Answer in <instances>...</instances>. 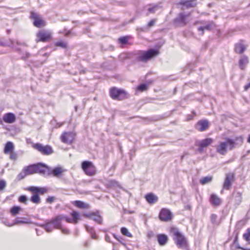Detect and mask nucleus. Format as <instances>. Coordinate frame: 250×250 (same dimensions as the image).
<instances>
[{"label": "nucleus", "instance_id": "1", "mask_svg": "<svg viewBox=\"0 0 250 250\" xmlns=\"http://www.w3.org/2000/svg\"><path fill=\"white\" fill-rule=\"evenodd\" d=\"M243 141L242 136L236 137L234 139L227 138L225 141L221 142L216 146V151L221 155H225L228 150H232L236 146L241 145Z\"/></svg>", "mask_w": 250, "mask_h": 250}, {"label": "nucleus", "instance_id": "2", "mask_svg": "<svg viewBox=\"0 0 250 250\" xmlns=\"http://www.w3.org/2000/svg\"><path fill=\"white\" fill-rule=\"evenodd\" d=\"M170 233L175 244L180 248L187 249L188 246L186 236L176 228H171Z\"/></svg>", "mask_w": 250, "mask_h": 250}, {"label": "nucleus", "instance_id": "3", "mask_svg": "<svg viewBox=\"0 0 250 250\" xmlns=\"http://www.w3.org/2000/svg\"><path fill=\"white\" fill-rule=\"evenodd\" d=\"M159 53V51L157 49H150L146 51H140L136 58V61L146 62L152 58L158 55Z\"/></svg>", "mask_w": 250, "mask_h": 250}, {"label": "nucleus", "instance_id": "4", "mask_svg": "<svg viewBox=\"0 0 250 250\" xmlns=\"http://www.w3.org/2000/svg\"><path fill=\"white\" fill-rule=\"evenodd\" d=\"M190 13L185 14L184 12L180 13L173 20V24L177 27L185 26L188 23L187 18L190 16Z\"/></svg>", "mask_w": 250, "mask_h": 250}, {"label": "nucleus", "instance_id": "5", "mask_svg": "<svg viewBox=\"0 0 250 250\" xmlns=\"http://www.w3.org/2000/svg\"><path fill=\"white\" fill-rule=\"evenodd\" d=\"M32 147L44 155H49L53 152L52 147L48 145L43 146L41 143H36L33 144Z\"/></svg>", "mask_w": 250, "mask_h": 250}, {"label": "nucleus", "instance_id": "6", "mask_svg": "<svg viewBox=\"0 0 250 250\" xmlns=\"http://www.w3.org/2000/svg\"><path fill=\"white\" fill-rule=\"evenodd\" d=\"M111 97L114 100H122L127 98L126 93L124 90L112 88L110 90Z\"/></svg>", "mask_w": 250, "mask_h": 250}, {"label": "nucleus", "instance_id": "7", "mask_svg": "<svg viewBox=\"0 0 250 250\" xmlns=\"http://www.w3.org/2000/svg\"><path fill=\"white\" fill-rule=\"evenodd\" d=\"M82 168L85 173L88 176H93L96 173V167L92 162L83 161L82 163Z\"/></svg>", "mask_w": 250, "mask_h": 250}, {"label": "nucleus", "instance_id": "8", "mask_svg": "<svg viewBox=\"0 0 250 250\" xmlns=\"http://www.w3.org/2000/svg\"><path fill=\"white\" fill-rule=\"evenodd\" d=\"M75 133L73 132H64L61 136V141L66 144H71L75 139Z\"/></svg>", "mask_w": 250, "mask_h": 250}, {"label": "nucleus", "instance_id": "9", "mask_svg": "<svg viewBox=\"0 0 250 250\" xmlns=\"http://www.w3.org/2000/svg\"><path fill=\"white\" fill-rule=\"evenodd\" d=\"M72 218L62 215L63 221L64 220L69 223L76 224L78 223L79 220H81L80 213L76 211H73L71 213Z\"/></svg>", "mask_w": 250, "mask_h": 250}, {"label": "nucleus", "instance_id": "10", "mask_svg": "<svg viewBox=\"0 0 250 250\" xmlns=\"http://www.w3.org/2000/svg\"><path fill=\"white\" fill-rule=\"evenodd\" d=\"M30 18L34 20L33 24L35 26L40 28L45 25V22L42 20L40 16L36 13L31 12Z\"/></svg>", "mask_w": 250, "mask_h": 250}, {"label": "nucleus", "instance_id": "11", "mask_svg": "<svg viewBox=\"0 0 250 250\" xmlns=\"http://www.w3.org/2000/svg\"><path fill=\"white\" fill-rule=\"evenodd\" d=\"M83 216L87 218L93 220L99 224L101 225L103 223V218L100 215L99 211L92 212L90 213L85 212L83 213Z\"/></svg>", "mask_w": 250, "mask_h": 250}, {"label": "nucleus", "instance_id": "12", "mask_svg": "<svg viewBox=\"0 0 250 250\" xmlns=\"http://www.w3.org/2000/svg\"><path fill=\"white\" fill-rule=\"evenodd\" d=\"M159 216L161 221L168 222L171 220L173 215L168 209L163 208L161 210Z\"/></svg>", "mask_w": 250, "mask_h": 250}, {"label": "nucleus", "instance_id": "13", "mask_svg": "<svg viewBox=\"0 0 250 250\" xmlns=\"http://www.w3.org/2000/svg\"><path fill=\"white\" fill-rule=\"evenodd\" d=\"M37 42H47L51 38V33L48 31H39L37 35Z\"/></svg>", "mask_w": 250, "mask_h": 250}, {"label": "nucleus", "instance_id": "14", "mask_svg": "<svg viewBox=\"0 0 250 250\" xmlns=\"http://www.w3.org/2000/svg\"><path fill=\"white\" fill-rule=\"evenodd\" d=\"M234 180V175L232 173H229L226 174V178L223 184V188L225 189H229V188Z\"/></svg>", "mask_w": 250, "mask_h": 250}, {"label": "nucleus", "instance_id": "15", "mask_svg": "<svg viewBox=\"0 0 250 250\" xmlns=\"http://www.w3.org/2000/svg\"><path fill=\"white\" fill-rule=\"evenodd\" d=\"M242 201V193L240 191H235L233 192L230 203L234 205H239Z\"/></svg>", "mask_w": 250, "mask_h": 250}, {"label": "nucleus", "instance_id": "16", "mask_svg": "<svg viewBox=\"0 0 250 250\" xmlns=\"http://www.w3.org/2000/svg\"><path fill=\"white\" fill-rule=\"evenodd\" d=\"M213 142V139L210 138H208L202 140L199 142V143L197 145V146H199V148L198 149V151L200 152H202L203 150V148L204 147L208 146Z\"/></svg>", "mask_w": 250, "mask_h": 250}, {"label": "nucleus", "instance_id": "17", "mask_svg": "<svg viewBox=\"0 0 250 250\" xmlns=\"http://www.w3.org/2000/svg\"><path fill=\"white\" fill-rule=\"evenodd\" d=\"M208 126V122L207 120H201L197 122L195 127L198 131H204L207 129Z\"/></svg>", "mask_w": 250, "mask_h": 250}, {"label": "nucleus", "instance_id": "18", "mask_svg": "<svg viewBox=\"0 0 250 250\" xmlns=\"http://www.w3.org/2000/svg\"><path fill=\"white\" fill-rule=\"evenodd\" d=\"M36 172V173H40L41 174H45L46 170H49V167L45 164L39 163L35 164Z\"/></svg>", "mask_w": 250, "mask_h": 250}, {"label": "nucleus", "instance_id": "19", "mask_svg": "<svg viewBox=\"0 0 250 250\" xmlns=\"http://www.w3.org/2000/svg\"><path fill=\"white\" fill-rule=\"evenodd\" d=\"M16 116L12 113H7L3 116V120L6 123H13L16 121Z\"/></svg>", "mask_w": 250, "mask_h": 250}, {"label": "nucleus", "instance_id": "20", "mask_svg": "<svg viewBox=\"0 0 250 250\" xmlns=\"http://www.w3.org/2000/svg\"><path fill=\"white\" fill-rule=\"evenodd\" d=\"M65 171V169H63L61 167H56L51 170H48V174L49 175L52 174L55 177H59L61 176L62 173Z\"/></svg>", "mask_w": 250, "mask_h": 250}, {"label": "nucleus", "instance_id": "21", "mask_svg": "<svg viewBox=\"0 0 250 250\" xmlns=\"http://www.w3.org/2000/svg\"><path fill=\"white\" fill-rule=\"evenodd\" d=\"M51 221L53 224L55 228L56 229H59L60 228H61L62 222L63 221L62 215H58L55 218L52 219Z\"/></svg>", "mask_w": 250, "mask_h": 250}, {"label": "nucleus", "instance_id": "22", "mask_svg": "<svg viewBox=\"0 0 250 250\" xmlns=\"http://www.w3.org/2000/svg\"><path fill=\"white\" fill-rule=\"evenodd\" d=\"M145 198L147 202L150 204L157 202L158 200V197L152 193L146 194L145 196Z\"/></svg>", "mask_w": 250, "mask_h": 250}, {"label": "nucleus", "instance_id": "23", "mask_svg": "<svg viewBox=\"0 0 250 250\" xmlns=\"http://www.w3.org/2000/svg\"><path fill=\"white\" fill-rule=\"evenodd\" d=\"M248 63L249 59L248 57L245 55L242 56L239 61V65L240 68L241 70H244Z\"/></svg>", "mask_w": 250, "mask_h": 250}, {"label": "nucleus", "instance_id": "24", "mask_svg": "<svg viewBox=\"0 0 250 250\" xmlns=\"http://www.w3.org/2000/svg\"><path fill=\"white\" fill-rule=\"evenodd\" d=\"M157 239L160 246L165 245L168 241V237L164 234H160L157 235Z\"/></svg>", "mask_w": 250, "mask_h": 250}, {"label": "nucleus", "instance_id": "25", "mask_svg": "<svg viewBox=\"0 0 250 250\" xmlns=\"http://www.w3.org/2000/svg\"><path fill=\"white\" fill-rule=\"evenodd\" d=\"M210 203L214 206H218L221 204V199L215 194H212L209 199Z\"/></svg>", "mask_w": 250, "mask_h": 250}, {"label": "nucleus", "instance_id": "26", "mask_svg": "<svg viewBox=\"0 0 250 250\" xmlns=\"http://www.w3.org/2000/svg\"><path fill=\"white\" fill-rule=\"evenodd\" d=\"M40 226L45 229L47 232H50L56 229L51 220L46 222L45 224L40 225Z\"/></svg>", "mask_w": 250, "mask_h": 250}, {"label": "nucleus", "instance_id": "27", "mask_svg": "<svg viewBox=\"0 0 250 250\" xmlns=\"http://www.w3.org/2000/svg\"><path fill=\"white\" fill-rule=\"evenodd\" d=\"M180 4L186 6L187 8H190L195 7L196 5V2L195 0H183L180 2Z\"/></svg>", "mask_w": 250, "mask_h": 250}, {"label": "nucleus", "instance_id": "28", "mask_svg": "<svg viewBox=\"0 0 250 250\" xmlns=\"http://www.w3.org/2000/svg\"><path fill=\"white\" fill-rule=\"evenodd\" d=\"M23 169L27 175L36 173L35 164L31 165L27 167H25Z\"/></svg>", "mask_w": 250, "mask_h": 250}, {"label": "nucleus", "instance_id": "29", "mask_svg": "<svg viewBox=\"0 0 250 250\" xmlns=\"http://www.w3.org/2000/svg\"><path fill=\"white\" fill-rule=\"evenodd\" d=\"M246 50V46L241 42L236 44L235 51L237 53L242 54Z\"/></svg>", "mask_w": 250, "mask_h": 250}, {"label": "nucleus", "instance_id": "30", "mask_svg": "<svg viewBox=\"0 0 250 250\" xmlns=\"http://www.w3.org/2000/svg\"><path fill=\"white\" fill-rule=\"evenodd\" d=\"M73 205L79 208H89L88 204L81 201H75L74 202Z\"/></svg>", "mask_w": 250, "mask_h": 250}, {"label": "nucleus", "instance_id": "31", "mask_svg": "<svg viewBox=\"0 0 250 250\" xmlns=\"http://www.w3.org/2000/svg\"><path fill=\"white\" fill-rule=\"evenodd\" d=\"M29 223H30V221L26 219H25V218L20 219L19 218H17L14 220V223H13V224L8 225V226H14L15 225H18L19 224H29Z\"/></svg>", "mask_w": 250, "mask_h": 250}, {"label": "nucleus", "instance_id": "32", "mask_svg": "<svg viewBox=\"0 0 250 250\" xmlns=\"http://www.w3.org/2000/svg\"><path fill=\"white\" fill-rule=\"evenodd\" d=\"M14 149V145L11 142H8L4 147V152L5 153L7 154L12 152Z\"/></svg>", "mask_w": 250, "mask_h": 250}, {"label": "nucleus", "instance_id": "33", "mask_svg": "<svg viewBox=\"0 0 250 250\" xmlns=\"http://www.w3.org/2000/svg\"><path fill=\"white\" fill-rule=\"evenodd\" d=\"M237 248V250H250V249H245L240 247L237 241V233L236 234V236L233 243L231 244V249L233 250L234 248Z\"/></svg>", "mask_w": 250, "mask_h": 250}, {"label": "nucleus", "instance_id": "34", "mask_svg": "<svg viewBox=\"0 0 250 250\" xmlns=\"http://www.w3.org/2000/svg\"><path fill=\"white\" fill-rule=\"evenodd\" d=\"M151 83V82H147L146 83H142L138 85L137 87V90L143 92L147 90L148 86Z\"/></svg>", "mask_w": 250, "mask_h": 250}, {"label": "nucleus", "instance_id": "35", "mask_svg": "<svg viewBox=\"0 0 250 250\" xmlns=\"http://www.w3.org/2000/svg\"><path fill=\"white\" fill-rule=\"evenodd\" d=\"M205 25L204 26L205 30H211L215 27L214 22L212 21H209L204 23Z\"/></svg>", "mask_w": 250, "mask_h": 250}, {"label": "nucleus", "instance_id": "36", "mask_svg": "<svg viewBox=\"0 0 250 250\" xmlns=\"http://www.w3.org/2000/svg\"><path fill=\"white\" fill-rule=\"evenodd\" d=\"M21 208L19 206H13L10 209V212L12 216H15L19 214L20 211L21 210Z\"/></svg>", "mask_w": 250, "mask_h": 250}, {"label": "nucleus", "instance_id": "37", "mask_svg": "<svg viewBox=\"0 0 250 250\" xmlns=\"http://www.w3.org/2000/svg\"><path fill=\"white\" fill-rule=\"evenodd\" d=\"M30 201L35 204H39L41 202V199L38 194H33L30 198Z\"/></svg>", "mask_w": 250, "mask_h": 250}, {"label": "nucleus", "instance_id": "38", "mask_svg": "<svg viewBox=\"0 0 250 250\" xmlns=\"http://www.w3.org/2000/svg\"><path fill=\"white\" fill-rule=\"evenodd\" d=\"M118 186V183L117 181L115 180H109L106 183V186L109 188H112L114 187H116Z\"/></svg>", "mask_w": 250, "mask_h": 250}, {"label": "nucleus", "instance_id": "39", "mask_svg": "<svg viewBox=\"0 0 250 250\" xmlns=\"http://www.w3.org/2000/svg\"><path fill=\"white\" fill-rule=\"evenodd\" d=\"M211 176H206L203 177L200 180V182L202 185H205L206 184L210 183L212 180Z\"/></svg>", "mask_w": 250, "mask_h": 250}, {"label": "nucleus", "instance_id": "40", "mask_svg": "<svg viewBox=\"0 0 250 250\" xmlns=\"http://www.w3.org/2000/svg\"><path fill=\"white\" fill-rule=\"evenodd\" d=\"M217 216L215 214H212L210 216V221L214 225L218 226L220 222L217 221Z\"/></svg>", "mask_w": 250, "mask_h": 250}, {"label": "nucleus", "instance_id": "41", "mask_svg": "<svg viewBox=\"0 0 250 250\" xmlns=\"http://www.w3.org/2000/svg\"><path fill=\"white\" fill-rule=\"evenodd\" d=\"M121 232L123 235L126 236L127 237H131L132 236L131 233L129 232V231L126 228H122Z\"/></svg>", "mask_w": 250, "mask_h": 250}, {"label": "nucleus", "instance_id": "42", "mask_svg": "<svg viewBox=\"0 0 250 250\" xmlns=\"http://www.w3.org/2000/svg\"><path fill=\"white\" fill-rule=\"evenodd\" d=\"M27 175L26 173L25 172V170H24V169L23 168L21 172L17 176V178L19 180H21L22 179H23Z\"/></svg>", "mask_w": 250, "mask_h": 250}, {"label": "nucleus", "instance_id": "43", "mask_svg": "<svg viewBox=\"0 0 250 250\" xmlns=\"http://www.w3.org/2000/svg\"><path fill=\"white\" fill-rule=\"evenodd\" d=\"M38 189H39L38 187H34V186L28 187L27 188V189L28 191L32 192L33 193V194H38Z\"/></svg>", "mask_w": 250, "mask_h": 250}, {"label": "nucleus", "instance_id": "44", "mask_svg": "<svg viewBox=\"0 0 250 250\" xmlns=\"http://www.w3.org/2000/svg\"><path fill=\"white\" fill-rule=\"evenodd\" d=\"M47 191L48 188L46 187H39L38 193L43 194L44 193L47 192Z\"/></svg>", "mask_w": 250, "mask_h": 250}, {"label": "nucleus", "instance_id": "45", "mask_svg": "<svg viewBox=\"0 0 250 250\" xmlns=\"http://www.w3.org/2000/svg\"><path fill=\"white\" fill-rule=\"evenodd\" d=\"M56 45L57 46L61 47L63 48H65L67 47L66 43L64 42H58L56 43Z\"/></svg>", "mask_w": 250, "mask_h": 250}, {"label": "nucleus", "instance_id": "46", "mask_svg": "<svg viewBox=\"0 0 250 250\" xmlns=\"http://www.w3.org/2000/svg\"><path fill=\"white\" fill-rule=\"evenodd\" d=\"M128 40V38L127 37H123L119 39V41L122 44H126Z\"/></svg>", "mask_w": 250, "mask_h": 250}, {"label": "nucleus", "instance_id": "47", "mask_svg": "<svg viewBox=\"0 0 250 250\" xmlns=\"http://www.w3.org/2000/svg\"><path fill=\"white\" fill-rule=\"evenodd\" d=\"M156 21V20L155 19L151 20L147 23V25L146 26V28H150L151 27L153 26L154 25Z\"/></svg>", "mask_w": 250, "mask_h": 250}, {"label": "nucleus", "instance_id": "48", "mask_svg": "<svg viewBox=\"0 0 250 250\" xmlns=\"http://www.w3.org/2000/svg\"><path fill=\"white\" fill-rule=\"evenodd\" d=\"M27 197L25 195H21L19 198V201L22 203H26Z\"/></svg>", "mask_w": 250, "mask_h": 250}, {"label": "nucleus", "instance_id": "49", "mask_svg": "<svg viewBox=\"0 0 250 250\" xmlns=\"http://www.w3.org/2000/svg\"><path fill=\"white\" fill-rule=\"evenodd\" d=\"M6 186V182L4 180H0V190H3Z\"/></svg>", "mask_w": 250, "mask_h": 250}, {"label": "nucleus", "instance_id": "50", "mask_svg": "<svg viewBox=\"0 0 250 250\" xmlns=\"http://www.w3.org/2000/svg\"><path fill=\"white\" fill-rule=\"evenodd\" d=\"M85 229H86V230L89 232L90 234L93 233L95 232L94 231V228H92V227H90L89 226H88V225H85Z\"/></svg>", "mask_w": 250, "mask_h": 250}, {"label": "nucleus", "instance_id": "51", "mask_svg": "<svg viewBox=\"0 0 250 250\" xmlns=\"http://www.w3.org/2000/svg\"><path fill=\"white\" fill-rule=\"evenodd\" d=\"M55 200V198L53 196H49L46 199V202L47 203L51 204L53 203Z\"/></svg>", "mask_w": 250, "mask_h": 250}, {"label": "nucleus", "instance_id": "52", "mask_svg": "<svg viewBox=\"0 0 250 250\" xmlns=\"http://www.w3.org/2000/svg\"><path fill=\"white\" fill-rule=\"evenodd\" d=\"M158 9V6H154L152 7H149L148 9V11L149 13H154L155 12L156 10Z\"/></svg>", "mask_w": 250, "mask_h": 250}, {"label": "nucleus", "instance_id": "53", "mask_svg": "<svg viewBox=\"0 0 250 250\" xmlns=\"http://www.w3.org/2000/svg\"><path fill=\"white\" fill-rule=\"evenodd\" d=\"M59 229L61 230L62 232L64 234H67L69 233V230L67 229L62 228V226Z\"/></svg>", "mask_w": 250, "mask_h": 250}, {"label": "nucleus", "instance_id": "54", "mask_svg": "<svg viewBox=\"0 0 250 250\" xmlns=\"http://www.w3.org/2000/svg\"><path fill=\"white\" fill-rule=\"evenodd\" d=\"M10 157L11 159L15 160L17 158V154L16 153H13L12 152L10 154Z\"/></svg>", "mask_w": 250, "mask_h": 250}, {"label": "nucleus", "instance_id": "55", "mask_svg": "<svg viewBox=\"0 0 250 250\" xmlns=\"http://www.w3.org/2000/svg\"><path fill=\"white\" fill-rule=\"evenodd\" d=\"M198 30L201 32L200 34L201 35H203L204 34L205 28L204 26H200L198 28Z\"/></svg>", "mask_w": 250, "mask_h": 250}, {"label": "nucleus", "instance_id": "56", "mask_svg": "<svg viewBox=\"0 0 250 250\" xmlns=\"http://www.w3.org/2000/svg\"><path fill=\"white\" fill-rule=\"evenodd\" d=\"M250 236V233H245L243 235V237L245 239H246L247 241H248L249 239V237Z\"/></svg>", "mask_w": 250, "mask_h": 250}, {"label": "nucleus", "instance_id": "57", "mask_svg": "<svg viewBox=\"0 0 250 250\" xmlns=\"http://www.w3.org/2000/svg\"><path fill=\"white\" fill-rule=\"evenodd\" d=\"M205 22H206V21H195V22L193 23V24H194V25H196V24H199V23H200V24H204V23H205Z\"/></svg>", "mask_w": 250, "mask_h": 250}, {"label": "nucleus", "instance_id": "58", "mask_svg": "<svg viewBox=\"0 0 250 250\" xmlns=\"http://www.w3.org/2000/svg\"><path fill=\"white\" fill-rule=\"evenodd\" d=\"M91 237L93 239H96L97 238V236L95 233V232L91 234Z\"/></svg>", "mask_w": 250, "mask_h": 250}, {"label": "nucleus", "instance_id": "59", "mask_svg": "<svg viewBox=\"0 0 250 250\" xmlns=\"http://www.w3.org/2000/svg\"><path fill=\"white\" fill-rule=\"evenodd\" d=\"M105 240L107 242H110V236L107 235V234H106L105 235Z\"/></svg>", "mask_w": 250, "mask_h": 250}, {"label": "nucleus", "instance_id": "60", "mask_svg": "<svg viewBox=\"0 0 250 250\" xmlns=\"http://www.w3.org/2000/svg\"><path fill=\"white\" fill-rule=\"evenodd\" d=\"M249 88H250V82L246 84L244 87L245 90H247Z\"/></svg>", "mask_w": 250, "mask_h": 250}, {"label": "nucleus", "instance_id": "61", "mask_svg": "<svg viewBox=\"0 0 250 250\" xmlns=\"http://www.w3.org/2000/svg\"><path fill=\"white\" fill-rule=\"evenodd\" d=\"M25 55H26V56L25 58H27L29 57V56H30V54L29 53H26Z\"/></svg>", "mask_w": 250, "mask_h": 250}, {"label": "nucleus", "instance_id": "62", "mask_svg": "<svg viewBox=\"0 0 250 250\" xmlns=\"http://www.w3.org/2000/svg\"><path fill=\"white\" fill-rule=\"evenodd\" d=\"M247 142L250 144V135L249 136Z\"/></svg>", "mask_w": 250, "mask_h": 250}, {"label": "nucleus", "instance_id": "63", "mask_svg": "<svg viewBox=\"0 0 250 250\" xmlns=\"http://www.w3.org/2000/svg\"><path fill=\"white\" fill-rule=\"evenodd\" d=\"M4 44L3 42H0V46H4Z\"/></svg>", "mask_w": 250, "mask_h": 250}, {"label": "nucleus", "instance_id": "64", "mask_svg": "<svg viewBox=\"0 0 250 250\" xmlns=\"http://www.w3.org/2000/svg\"><path fill=\"white\" fill-rule=\"evenodd\" d=\"M113 250H119V249L116 247H114Z\"/></svg>", "mask_w": 250, "mask_h": 250}]
</instances>
